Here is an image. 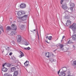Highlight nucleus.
<instances>
[{
	"instance_id": "34",
	"label": "nucleus",
	"mask_w": 76,
	"mask_h": 76,
	"mask_svg": "<svg viewBox=\"0 0 76 76\" xmlns=\"http://www.w3.org/2000/svg\"><path fill=\"white\" fill-rule=\"evenodd\" d=\"M12 44H13V45H15V42H14V41H12Z\"/></svg>"
},
{
	"instance_id": "45",
	"label": "nucleus",
	"mask_w": 76,
	"mask_h": 76,
	"mask_svg": "<svg viewBox=\"0 0 76 76\" xmlns=\"http://www.w3.org/2000/svg\"><path fill=\"white\" fill-rule=\"evenodd\" d=\"M57 50V49H56V50H53V52H56V50Z\"/></svg>"
},
{
	"instance_id": "42",
	"label": "nucleus",
	"mask_w": 76,
	"mask_h": 76,
	"mask_svg": "<svg viewBox=\"0 0 76 76\" xmlns=\"http://www.w3.org/2000/svg\"><path fill=\"white\" fill-rule=\"evenodd\" d=\"M65 38V36H64L63 37L62 39H63V38Z\"/></svg>"
},
{
	"instance_id": "10",
	"label": "nucleus",
	"mask_w": 76,
	"mask_h": 76,
	"mask_svg": "<svg viewBox=\"0 0 76 76\" xmlns=\"http://www.w3.org/2000/svg\"><path fill=\"white\" fill-rule=\"evenodd\" d=\"M66 25L67 26L71 25V21L69 20H68L67 21V23H66Z\"/></svg>"
},
{
	"instance_id": "15",
	"label": "nucleus",
	"mask_w": 76,
	"mask_h": 76,
	"mask_svg": "<svg viewBox=\"0 0 76 76\" xmlns=\"http://www.w3.org/2000/svg\"><path fill=\"white\" fill-rule=\"evenodd\" d=\"M62 70L63 72H66V71L67 70V68L66 67H63L62 68Z\"/></svg>"
},
{
	"instance_id": "24",
	"label": "nucleus",
	"mask_w": 76,
	"mask_h": 76,
	"mask_svg": "<svg viewBox=\"0 0 76 76\" xmlns=\"http://www.w3.org/2000/svg\"><path fill=\"white\" fill-rule=\"evenodd\" d=\"M51 38H52V36H49L48 38V39H49V40H51L52 39H51Z\"/></svg>"
},
{
	"instance_id": "9",
	"label": "nucleus",
	"mask_w": 76,
	"mask_h": 76,
	"mask_svg": "<svg viewBox=\"0 0 76 76\" xmlns=\"http://www.w3.org/2000/svg\"><path fill=\"white\" fill-rule=\"evenodd\" d=\"M16 70V68L15 67H12L11 68L10 70V72H14V71H15Z\"/></svg>"
},
{
	"instance_id": "13",
	"label": "nucleus",
	"mask_w": 76,
	"mask_h": 76,
	"mask_svg": "<svg viewBox=\"0 0 76 76\" xmlns=\"http://www.w3.org/2000/svg\"><path fill=\"white\" fill-rule=\"evenodd\" d=\"M2 71H3V72H7V68H5L4 67H2Z\"/></svg>"
},
{
	"instance_id": "21",
	"label": "nucleus",
	"mask_w": 76,
	"mask_h": 76,
	"mask_svg": "<svg viewBox=\"0 0 76 76\" xmlns=\"http://www.w3.org/2000/svg\"><path fill=\"white\" fill-rule=\"evenodd\" d=\"M24 49L26 50H29L31 49V48H30L29 47H28V48H25Z\"/></svg>"
},
{
	"instance_id": "39",
	"label": "nucleus",
	"mask_w": 76,
	"mask_h": 76,
	"mask_svg": "<svg viewBox=\"0 0 76 76\" xmlns=\"http://www.w3.org/2000/svg\"><path fill=\"white\" fill-rule=\"evenodd\" d=\"M45 41H46V42H47V43H48V44H49V43H50V42H48V40H45Z\"/></svg>"
},
{
	"instance_id": "32",
	"label": "nucleus",
	"mask_w": 76,
	"mask_h": 76,
	"mask_svg": "<svg viewBox=\"0 0 76 76\" xmlns=\"http://www.w3.org/2000/svg\"><path fill=\"white\" fill-rule=\"evenodd\" d=\"M64 45H63L61 44L60 46V48H63V47H64Z\"/></svg>"
},
{
	"instance_id": "40",
	"label": "nucleus",
	"mask_w": 76,
	"mask_h": 76,
	"mask_svg": "<svg viewBox=\"0 0 76 76\" xmlns=\"http://www.w3.org/2000/svg\"><path fill=\"white\" fill-rule=\"evenodd\" d=\"M2 53H3L4 51V49H3L2 50Z\"/></svg>"
},
{
	"instance_id": "47",
	"label": "nucleus",
	"mask_w": 76,
	"mask_h": 76,
	"mask_svg": "<svg viewBox=\"0 0 76 76\" xmlns=\"http://www.w3.org/2000/svg\"><path fill=\"white\" fill-rule=\"evenodd\" d=\"M1 31H0V35H1Z\"/></svg>"
},
{
	"instance_id": "17",
	"label": "nucleus",
	"mask_w": 76,
	"mask_h": 76,
	"mask_svg": "<svg viewBox=\"0 0 76 76\" xmlns=\"http://www.w3.org/2000/svg\"><path fill=\"white\" fill-rule=\"evenodd\" d=\"M23 42L24 43L25 45H28L29 44L28 42L26 41H23Z\"/></svg>"
},
{
	"instance_id": "46",
	"label": "nucleus",
	"mask_w": 76,
	"mask_h": 76,
	"mask_svg": "<svg viewBox=\"0 0 76 76\" xmlns=\"http://www.w3.org/2000/svg\"><path fill=\"white\" fill-rule=\"evenodd\" d=\"M72 4L73 5V6H75V5L74 4Z\"/></svg>"
},
{
	"instance_id": "53",
	"label": "nucleus",
	"mask_w": 76,
	"mask_h": 76,
	"mask_svg": "<svg viewBox=\"0 0 76 76\" xmlns=\"http://www.w3.org/2000/svg\"><path fill=\"white\" fill-rule=\"evenodd\" d=\"M31 32H33V31H31Z\"/></svg>"
},
{
	"instance_id": "43",
	"label": "nucleus",
	"mask_w": 76,
	"mask_h": 76,
	"mask_svg": "<svg viewBox=\"0 0 76 76\" xmlns=\"http://www.w3.org/2000/svg\"><path fill=\"white\" fill-rule=\"evenodd\" d=\"M70 43V40H69L68 42V44H69Z\"/></svg>"
},
{
	"instance_id": "6",
	"label": "nucleus",
	"mask_w": 76,
	"mask_h": 76,
	"mask_svg": "<svg viewBox=\"0 0 76 76\" xmlns=\"http://www.w3.org/2000/svg\"><path fill=\"white\" fill-rule=\"evenodd\" d=\"M26 7V4H21L20 5V7L21 9H24Z\"/></svg>"
},
{
	"instance_id": "18",
	"label": "nucleus",
	"mask_w": 76,
	"mask_h": 76,
	"mask_svg": "<svg viewBox=\"0 0 76 76\" xmlns=\"http://www.w3.org/2000/svg\"><path fill=\"white\" fill-rule=\"evenodd\" d=\"M25 28V25H21V27L20 28L21 29L23 30L24 28Z\"/></svg>"
},
{
	"instance_id": "5",
	"label": "nucleus",
	"mask_w": 76,
	"mask_h": 76,
	"mask_svg": "<svg viewBox=\"0 0 76 76\" xmlns=\"http://www.w3.org/2000/svg\"><path fill=\"white\" fill-rule=\"evenodd\" d=\"M17 42H20L21 41H22L21 36H20V35H18L17 36Z\"/></svg>"
},
{
	"instance_id": "23",
	"label": "nucleus",
	"mask_w": 76,
	"mask_h": 76,
	"mask_svg": "<svg viewBox=\"0 0 76 76\" xmlns=\"http://www.w3.org/2000/svg\"><path fill=\"white\" fill-rule=\"evenodd\" d=\"M11 59L12 60H16V58L15 56H13L12 57H11Z\"/></svg>"
},
{
	"instance_id": "11",
	"label": "nucleus",
	"mask_w": 76,
	"mask_h": 76,
	"mask_svg": "<svg viewBox=\"0 0 76 76\" xmlns=\"http://www.w3.org/2000/svg\"><path fill=\"white\" fill-rule=\"evenodd\" d=\"M20 55L19 56V57L20 58H21V57H23L24 56V54L22 52L20 51Z\"/></svg>"
},
{
	"instance_id": "26",
	"label": "nucleus",
	"mask_w": 76,
	"mask_h": 76,
	"mask_svg": "<svg viewBox=\"0 0 76 76\" xmlns=\"http://www.w3.org/2000/svg\"><path fill=\"white\" fill-rule=\"evenodd\" d=\"M24 65L26 67H27V66H29V64H24Z\"/></svg>"
},
{
	"instance_id": "51",
	"label": "nucleus",
	"mask_w": 76,
	"mask_h": 76,
	"mask_svg": "<svg viewBox=\"0 0 76 76\" xmlns=\"http://www.w3.org/2000/svg\"><path fill=\"white\" fill-rule=\"evenodd\" d=\"M48 37H46V38H48Z\"/></svg>"
},
{
	"instance_id": "20",
	"label": "nucleus",
	"mask_w": 76,
	"mask_h": 76,
	"mask_svg": "<svg viewBox=\"0 0 76 76\" xmlns=\"http://www.w3.org/2000/svg\"><path fill=\"white\" fill-rule=\"evenodd\" d=\"M50 61H51V63H53L54 61L55 60L53 58H50L49 59Z\"/></svg>"
},
{
	"instance_id": "54",
	"label": "nucleus",
	"mask_w": 76,
	"mask_h": 76,
	"mask_svg": "<svg viewBox=\"0 0 76 76\" xmlns=\"http://www.w3.org/2000/svg\"><path fill=\"white\" fill-rule=\"evenodd\" d=\"M52 55H53H53H54V54H53Z\"/></svg>"
},
{
	"instance_id": "25",
	"label": "nucleus",
	"mask_w": 76,
	"mask_h": 76,
	"mask_svg": "<svg viewBox=\"0 0 76 76\" xmlns=\"http://www.w3.org/2000/svg\"><path fill=\"white\" fill-rule=\"evenodd\" d=\"M5 49L6 50H9V47L8 46H7L5 47Z\"/></svg>"
},
{
	"instance_id": "7",
	"label": "nucleus",
	"mask_w": 76,
	"mask_h": 76,
	"mask_svg": "<svg viewBox=\"0 0 76 76\" xmlns=\"http://www.w3.org/2000/svg\"><path fill=\"white\" fill-rule=\"evenodd\" d=\"M66 74L64 72H60V74H59V76H65Z\"/></svg>"
},
{
	"instance_id": "44",
	"label": "nucleus",
	"mask_w": 76,
	"mask_h": 76,
	"mask_svg": "<svg viewBox=\"0 0 76 76\" xmlns=\"http://www.w3.org/2000/svg\"><path fill=\"white\" fill-rule=\"evenodd\" d=\"M66 76H71V75H68Z\"/></svg>"
},
{
	"instance_id": "37",
	"label": "nucleus",
	"mask_w": 76,
	"mask_h": 76,
	"mask_svg": "<svg viewBox=\"0 0 76 76\" xmlns=\"http://www.w3.org/2000/svg\"><path fill=\"white\" fill-rule=\"evenodd\" d=\"M64 49L63 48H60V50H63Z\"/></svg>"
},
{
	"instance_id": "30",
	"label": "nucleus",
	"mask_w": 76,
	"mask_h": 76,
	"mask_svg": "<svg viewBox=\"0 0 76 76\" xmlns=\"http://www.w3.org/2000/svg\"><path fill=\"white\" fill-rule=\"evenodd\" d=\"M73 7H71L70 8V10L71 11H73Z\"/></svg>"
},
{
	"instance_id": "1",
	"label": "nucleus",
	"mask_w": 76,
	"mask_h": 76,
	"mask_svg": "<svg viewBox=\"0 0 76 76\" xmlns=\"http://www.w3.org/2000/svg\"><path fill=\"white\" fill-rule=\"evenodd\" d=\"M11 28L13 30L15 31H12V32L10 34V35H14L16 34V30L17 29V27L16 26L15 24H12L11 25Z\"/></svg>"
},
{
	"instance_id": "58",
	"label": "nucleus",
	"mask_w": 76,
	"mask_h": 76,
	"mask_svg": "<svg viewBox=\"0 0 76 76\" xmlns=\"http://www.w3.org/2000/svg\"><path fill=\"white\" fill-rule=\"evenodd\" d=\"M11 19H12V18H11Z\"/></svg>"
},
{
	"instance_id": "12",
	"label": "nucleus",
	"mask_w": 76,
	"mask_h": 76,
	"mask_svg": "<svg viewBox=\"0 0 76 76\" xmlns=\"http://www.w3.org/2000/svg\"><path fill=\"white\" fill-rule=\"evenodd\" d=\"M19 72L18 71H15L14 72V75L13 76H17L18 75Z\"/></svg>"
},
{
	"instance_id": "27",
	"label": "nucleus",
	"mask_w": 76,
	"mask_h": 76,
	"mask_svg": "<svg viewBox=\"0 0 76 76\" xmlns=\"http://www.w3.org/2000/svg\"><path fill=\"white\" fill-rule=\"evenodd\" d=\"M0 29H2V30L3 31V32H4V30H3V26H1L0 27Z\"/></svg>"
},
{
	"instance_id": "16",
	"label": "nucleus",
	"mask_w": 76,
	"mask_h": 76,
	"mask_svg": "<svg viewBox=\"0 0 76 76\" xmlns=\"http://www.w3.org/2000/svg\"><path fill=\"white\" fill-rule=\"evenodd\" d=\"M11 29H12V28H10V26H7L6 28V31H10V30H11Z\"/></svg>"
},
{
	"instance_id": "55",
	"label": "nucleus",
	"mask_w": 76,
	"mask_h": 76,
	"mask_svg": "<svg viewBox=\"0 0 76 76\" xmlns=\"http://www.w3.org/2000/svg\"><path fill=\"white\" fill-rule=\"evenodd\" d=\"M75 33V31H74V33Z\"/></svg>"
},
{
	"instance_id": "22",
	"label": "nucleus",
	"mask_w": 76,
	"mask_h": 76,
	"mask_svg": "<svg viewBox=\"0 0 76 76\" xmlns=\"http://www.w3.org/2000/svg\"><path fill=\"white\" fill-rule=\"evenodd\" d=\"M47 53H46L45 54V55L46 57H48V58H50V55H49V54H48V55L47 56Z\"/></svg>"
},
{
	"instance_id": "2",
	"label": "nucleus",
	"mask_w": 76,
	"mask_h": 76,
	"mask_svg": "<svg viewBox=\"0 0 76 76\" xmlns=\"http://www.w3.org/2000/svg\"><path fill=\"white\" fill-rule=\"evenodd\" d=\"M62 7L63 9L64 10H65V13H66V12H69V13H70V12H69V11H68V10H69V9L67 8V4H63L62 5Z\"/></svg>"
},
{
	"instance_id": "8",
	"label": "nucleus",
	"mask_w": 76,
	"mask_h": 76,
	"mask_svg": "<svg viewBox=\"0 0 76 76\" xmlns=\"http://www.w3.org/2000/svg\"><path fill=\"white\" fill-rule=\"evenodd\" d=\"M17 13L19 17H20L22 15V11H18Z\"/></svg>"
},
{
	"instance_id": "33",
	"label": "nucleus",
	"mask_w": 76,
	"mask_h": 76,
	"mask_svg": "<svg viewBox=\"0 0 76 76\" xmlns=\"http://www.w3.org/2000/svg\"><path fill=\"white\" fill-rule=\"evenodd\" d=\"M28 63H29V61H26V62L24 63V64H27V63H28Z\"/></svg>"
},
{
	"instance_id": "48",
	"label": "nucleus",
	"mask_w": 76,
	"mask_h": 76,
	"mask_svg": "<svg viewBox=\"0 0 76 76\" xmlns=\"http://www.w3.org/2000/svg\"><path fill=\"white\" fill-rule=\"evenodd\" d=\"M37 35H38V39H39V34H38Z\"/></svg>"
},
{
	"instance_id": "14",
	"label": "nucleus",
	"mask_w": 76,
	"mask_h": 76,
	"mask_svg": "<svg viewBox=\"0 0 76 76\" xmlns=\"http://www.w3.org/2000/svg\"><path fill=\"white\" fill-rule=\"evenodd\" d=\"M72 38L74 41H76V34H73L72 36Z\"/></svg>"
},
{
	"instance_id": "29",
	"label": "nucleus",
	"mask_w": 76,
	"mask_h": 76,
	"mask_svg": "<svg viewBox=\"0 0 76 76\" xmlns=\"http://www.w3.org/2000/svg\"><path fill=\"white\" fill-rule=\"evenodd\" d=\"M7 66L8 67H10V66H11V64H7Z\"/></svg>"
},
{
	"instance_id": "57",
	"label": "nucleus",
	"mask_w": 76,
	"mask_h": 76,
	"mask_svg": "<svg viewBox=\"0 0 76 76\" xmlns=\"http://www.w3.org/2000/svg\"><path fill=\"white\" fill-rule=\"evenodd\" d=\"M72 43H73V42H72Z\"/></svg>"
},
{
	"instance_id": "3",
	"label": "nucleus",
	"mask_w": 76,
	"mask_h": 76,
	"mask_svg": "<svg viewBox=\"0 0 76 76\" xmlns=\"http://www.w3.org/2000/svg\"><path fill=\"white\" fill-rule=\"evenodd\" d=\"M69 28L72 29V31H76V23H73V24L69 26Z\"/></svg>"
},
{
	"instance_id": "41",
	"label": "nucleus",
	"mask_w": 76,
	"mask_h": 76,
	"mask_svg": "<svg viewBox=\"0 0 76 76\" xmlns=\"http://www.w3.org/2000/svg\"><path fill=\"white\" fill-rule=\"evenodd\" d=\"M69 53V52H67L66 53V54H67V55H69V54H68V53Z\"/></svg>"
},
{
	"instance_id": "56",
	"label": "nucleus",
	"mask_w": 76,
	"mask_h": 76,
	"mask_svg": "<svg viewBox=\"0 0 76 76\" xmlns=\"http://www.w3.org/2000/svg\"><path fill=\"white\" fill-rule=\"evenodd\" d=\"M48 35H49V34H48Z\"/></svg>"
},
{
	"instance_id": "49",
	"label": "nucleus",
	"mask_w": 76,
	"mask_h": 76,
	"mask_svg": "<svg viewBox=\"0 0 76 76\" xmlns=\"http://www.w3.org/2000/svg\"><path fill=\"white\" fill-rule=\"evenodd\" d=\"M61 42H63V39H62V40H61Z\"/></svg>"
},
{
	"instance_id": "28",
	"label": "nucleus",
	"mask_w": 76,
	"mask_h": 76,
	"mask_svg": "<svg viewBox=\"0 0 76 76\" xmlns=\"http://www.w3.org/2000/svg\"><path fill=\"white\" fill-rule=\"evenodd\" d=\"M6 63H5L4 64H2V66L3 67H4V66L5 64H6Z\"/></svg>"
},
{
	"instance_id": "50",
	"label": "nucleus",
	"mask_w": 76,
	"mask_h": 76,
	"mask_svg": "<svg viewBox=\"0 0 76 76\" xmlns=\"http://www.w3.org/2000/svg\"><path fill=\"white\" fill-rule=\"evenodd\" d=\"M37 35H38V31H37Z\"/></svg>"
},
{
	"instance_id": "35",
	"label": "nucleus",
	"mask_w": 76,
	"mask_h": 76,
	"mask_svg": "<svg viewBox=\"0 0 76 76\" xmlns=\"http://www.w3.org/2000/svg\"><path fill=\"white\" fill-rule=\"evenodd\" d=\"M60 70L61 69H60L58 71V75H59V73H60Z\"/></svg>"
},
{
	"instance_id": "36",
	"label": "nucleus",
	"mask_w": 76,
	"mask_h": 76,
	"mask_svg": "<svg viewBox=\"0 0 76 76\" xmlns=\"http://www.w3.org/2000/svg\"><path fill=\"white\" fill-rule=\"evenodd\" d=\"M12 52L10 53L9 54L10 56H11L12 55Z\"/></svg>"
},
{
	"instance_id": "38",
	"label": "nucleus",
	"mask_w": 76,
	"mask_h": 76,
	"mask_svg": "<svg viewBox=\"0 0 76 76\" xmlns=\"http://www.w3.org/2000/svg\"><path fill=\"white\" fill-rule=\"evenodd\" d=\"M23 14H25V13L24 12H22V15H23Z\"/></svg>"
},
{
	"instance_id": "52",
	"label": "nucleus",
	"mask_w": 76,
	"mask_h": 76,
	"mask_svg": "<svg viewBox=\"0 0 76 76\" xmlns=\"http://www.w3.org/2000/svg\"><path fill=\"white\" fill-rule=\"evenodd\" d=\"M33 31H35V30H34Z\"/></svg>"
},
{
	"instance_id": "19",
	"label": "nucleus",
	"mask_w": 76,
	"mask_h": 76,
	"mask_svg": "<svg viewBox=\"0 0 76 76\" xmlns=\"http://www.w3.org/2000/svg\"><path fill=\"white\" fill-rule=\"evenodd\" d=\"M72 66H76V61H73V63L71 64Z\"/></svg>"
},
{
	"instance_id": "4",
	"label": "nucleus",
	"mask_w": 76,
	"mask_h": 76,
	"mask_svg": "<svg viewBox=\"0 0 76 76\" xmlns=\"http://www.w3.org/2000/svg\"><path fill=\"white\" fill-rule=\"evenodd\" d=\"M28 15H24L23 17H17L18 18H19V19H21L22 20H26V18H28Z\"/></svg>"
},
{
	"instance_id": "31",
	"label": "nucleus",
	"mask_w": 76,
	"mask_h": 76,
	"mask_svg": "<svg viewBox=\"0 0 76 76\" xmlns=\"http://www.w3.org/2000/svg\"><path fill=\"white\" fill-rule=\"evenodd\" d=\"M64 0H61V4H62V3L63 2V1H64Z\"/></svg>"
}]
</instances>
